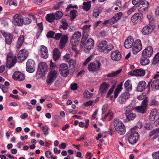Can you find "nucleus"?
Returning <instances> with one entry per match:
<instances>
[{
    "mask_svg": "<svg viewBox=\"0 0 159 159\" xmlns=\"http://www.w3.org/2000/svg\"><path fill=\"white\" fill-rule=\"evenodd\" d=\"M109 86L110 85L108 83L106 82H103L100 86L99 92L101 93L102 94L105 93Z\"/></svg>",
    "mask_w": 159,
    "mask_h": 159,
    "instance_id": "23",
    "label": "nucleus"
},
{
    "mask_svg": "<svg viewBox=\"0 0 159 159\" xmlns=\"http://www.w3.org/2000/svg\"><path fill=\"white\" fill-rule=\"evenodd\" d=\"M50 66L51 68L50 70L51 71V70H52L53 69H55L56 67V65L54 63L52 62V61H50Z\"/></svg>",
    "mask_w": 159,
    "mask_h": 159,
    "instance_id": "61",
    "label": "nucleus"
},
{
    "mask_svg": "<svg viewBox=\"0 0 159 159\" xmlns=\"http://www.w3.org/2000/svg\"><path fill=\"white\" fill-rule=\"evenodd\" d=\"M113 124L115 130L119 134L122 135L125 134V126L124 124L119 119H115Z\"/></svg>",
    "mask_w": 159,
    "mask_h": 159,
    "instance_id": "1",
    "label": "nucleus"
},
{
    "mask_svg": "<svg viewBox=\"0 0 159 159\" xmlns=\"http://www.w3.org/2000/svg\"><path fill=\"white\" fill-rule=\"evenodd\" d=\"M111 59L114 61L120 60L121 57L120 52L118 50L113 51L111 54Z\"/></svg>",
    "mask_w": 159,
    "mask_h": 159,
    "instance_id": "26",
    "label": "nucleus"
},
{
    "mask_svg": "<svg viewBox=\"0 0 159 159\" xmlns=\"http://www.w3.org/2000/svg\"><path fill=\"white\" fill-rule=\"evenodd\" d=\"M134 42L133 37L131 36H129L125 39L124 43L125 47L126 48H131Z\"/></svg>",
    "mask_w": 159,
    "mask_h": 159,
    "instance_id": "22",
    "label": "nucleus"
},
{
    "mask_svg": "<svg viewBox=\"0 0 159 159\" xmlns=\"http://www.w3.org/2000/svg\"><path fill=\"white\" fill-rule=\"evenodd\" d=\"M57 72L56 70H51L48 73L46 82L48 85H51L56 79L57 76Z\"/></svg>",
    "mask_w": 159,
    "mask_h": 159,
    "instance_id": "7",
    "label": "nucleus"
},
{
    "mask_svg": "<svg viewBox=\"0 0 159 159\" xmlns=\"http://www.w3.org/2000/svg\"><path fill=\"white\" fill-rule=\"evenodd\" d=\"M151 86L153 90L158 89H159V79L154 80L151 84Z\"/></svg>",
    "mask_w": 159,
    "mask_h": 159,
    "instance_id": "35",
    "label": "nucleus"
},
{
    "mask_svg": "<svg viewBox=\"0 0 159 159\" xmlns=\"http://www.w3.org/2000/svg\"><path fill=\"white\" fill-rule=\"evenodd\" d=\"M84 96L88 99L90 98L93 95V94L87 90H85L83 93Z\"/></svg>",
    "mask_w": 159,
    "mask_h": 159,
    "instance_id": "46",
    "label": "nucleus"
},
{
    "mask_svg": "<svg viewBox=\"0 0 159 159\" xmlns=\"http://www.w3.org/2000/svg\"><path fill=\"white\" fill-rule=\"evenodd\" d=\"M145 74L144 70L140 69L134 70L129 72L128 74L132 76H144Z\"/></svg>",
    "mask_w": 159,
    "mask_h": 159,
    "instance_id": "20",
    "label": "nucleus"
},
{
    "mask_svg": "<svg viewBox=\"0 0 159 159\" xmlns=\"http://www.w3.org/2000/svg\"><path fill=\"white\" fill-rule=\"evenodd\" d=\"M91 6V4L90 1L84 2L83 3L82 9L84 10L87 11L90 9Z\"/></svg>",
    "mask_w": 159,
    "mask_h": 159,
    "instance_id": "36",
    "label": "nucleus"
},
{
    "mask_svg": "<svg viewBox=\"0 0 159 159\" xmlns=\"http://www.w3.org/2000/svg\"><path fill=\"white\" fill-rule=\"evenodd\" d=\"M157 110L156 109H153L150 113L149 119L150 121H154L156 117H157Z\"/></svg>",
    "mask_w": 159,
    "mask_h": 159,
    "instance_id": "33",
    "label": "nucleus"
},
{
    "mask_svg": "<svg viewBox=\"0 0 159 159\" xmlns=\"http://www.w3.org/2000/svg\"><path fill=\"white\" fill-rule=\"evenodd\" d=\"M155 13L156 16L159 17V6H157L155 9Z\"/></svg>",
    "mask_w": 159,
    "mask_h": 159,
    "instance_id": "63",
    "label": "nucleus"
},
{
    "mask_svg": "<svg viewBox=\"0 0 159 159\" xmlns=\"http://www.w3.org/2000/svg\"><path fill=\"white\" fill-rule=\"evenodd\" d=\"M96 62L97 63L92 62L89 65L88 68L89 71L95 72L100 70V67L101 66V63L98 61H96Z\"/></svg>",
    "mask_w": 159,
    "mask_h": 159,
    "instance_id": "12",
    "label": "nucleus"
},
{
    "mask_svg": "<svg viewBox=\"0 0 159 159\" xmlns=\"http://www.w3.org/2000/svg\"><path fill=\"white\" fill-rule=\"evenodd\" d=\"M16 61L13 58L7 57L6 67L10 68L13 67L16 64Z\"/></svg>",
    "mask_w": 159,
    "mask_h": 159,
    "instance_id": "29",
    "label": "nucleus"
},
{
    "mask_svg": "<svg viewBox=\"0 0 159 159\" xmlns=\"http://www.w3.org/2000/svg\"><path fill=\"white\" fill-rule=\"evenodd\" d=\"M81 35V33L80 32L78 31L75 32L74 34L72 36H73L74 37H75V38L77 39L80 40V37Z\"/></svg>",
    "mask_w": 159,
    "mask_h": 159,
    "instance_id": "49",
    "label": "nucleus"
},
{
    "mask_svg": "<svg viewBox=\"0 0 159 159\" xmlns=\"http://www.w3.org/2000/svg\"><path fill=\"white\" fill-rule=\"evenodd\" d=\"M55 34V32L51 30L48 32L47 34V37L48 38H53V36Z\"/></svg>",
    "mask_w": 159,
    "mask_h": 159,
    "instance_id": "52",
    "label": "nucleus"
},
{
    "mask_svg": "<svg viewBox=\"0 0 159 159\" xmlns=\"http://www.w3.org/2000/svg\"><path fill=\"white\" fill-rule=\"evenodd\" d=\"M122 16V13L121 12H119L116 14L111 19L105 21L103 24L106 25L109 24L112 25L121 19Z\"/></svg>",
    "mask_w": 159,
    "mask_h": 159,
    "instance_id": "6",
    "label": "nucleus"
},
{
    "mask_svg": "<svg viewBox=\"0 0 159 159\" xmlns=\"http://www.w3.org/2000/svg\"><path fill=\"white\" fill-rule=\"evenodd\" d=\"M114 48L113 46L111 43L107 44V42L104 40L99 43L98 47V51L103 52L105 53H107Z\"/></svg>",
    "mask_w": 159,
    "mask_h": 159,
    "instance_id": "2",
    "label": "nucleus"
},
{
    "mask_svg": "<svg viewBox=\"0 0 159 159\" xmlns=\"http://www.w3.org/2000/svg\"><path fill=\"white\" fill-rule=\"evenodd\" d=\"M63 3V2H59L54 6V8L56 10L59 9L60 7L62 5Z\"/></svg>",
    "mask_w": 159,
    "mask_h": 159,
    "instance_id": "56",
    "label": "nucleus"
},
{
    "mask_svg": "<svg viewBox=\"0 0 159 159\" xmlns=\"http://www.w3.org/2000/svg\"><path fill=\"white\" fill-rule=\"evenodd\" d=\"M60 74L63 77H66L69 73V67L65 63H62L60 65L59 67Z\"/></svg>",
    "mask_w": 159,
    "mask_h": 159,
    "instance_id": "8",
    "label": "nucleus"
},
{
    "mask_svg": "<svg viewBox=\"0 0 159 159\" xmlns=\"http://www.w3.org/2000/svg\"><path fill=\"white\" fill-rule=\"evenodd\" d=\"M48 66L45 62L39 63L38 65V73L42 75H45L48 71Z\"/></svg>",
    "mask_w": 159,
    "mask_h": 159,
    "instance_id": "13",
    "label": "nucleus"
},
{
    "mask_svg": "<svg viewBox=\"0 0 159 159\" xmlns=\"http://www.w3.org/2000/svg\"><path fill=\"white\" fill-rule=\"evenodd\" d=\"M149 24L148 25L145 26L143 28V30H153L155 29V25L154 24V17L151 15H148L147 16Z\"/></svg>",
    "mask_w": 159,
    "mask_h": 159,
    "instance_id": "10",
    "label": "nucleus"
},
{
    "mask_svg": "<svg viewBox=\"0 0 159 159\" xmlns=\"http://www.w3.org/2000/svg\"><path fill=\"white\" fill-rule=\"evenodd\" d=\"M77 12L76 11L73 10L70 12V16L72 19H74L77 16Z\"/></svg>",
    "mask_w": 159,
    "mask_h": 159,
    "instance_id": "47",
    "label": "nucleus"
},
{
    "mask_svg": "<svg viewBox=\"0 0 159 159\" xmlns=\"http://www.w3.org/2000/svg\"><path fill=\"white\" fill-rule=\"evenodd\" d=\"M12 22L16 26H21L24 23L23 17L21 15L16 14L13 17Z\"/></svg>",
    "mask_w": 159,
    "mask_h": 159,
    "instance_id": "5",
    "label": "nucleus"
},
{
    "mask_svg": "<svg viewBox=\"0 0 159 159\" xmlns=\"http://www.w3.org/2000/svg\"><path fill=\"white\" fill-rule=\"evenodd\" d=\"M149 5V3L147 1H141L137 7V10L140 12L143 11L148 9Z\"/></svg>",
    "mask_w": 159,
    "mask_h": 159,
    "instance_id": "17",
    "label": "nucleus"
},
{
    "mask_svg": "<svg viewBox=\"0 0 159 159\" xmlns=\"http://www.w3.org/2000/svg\"><path fill=\"white\" fill-rule=\"evenodd\" d=\"M142 46L141 40L139 39L136 40L134 42L132 48V53L134 54H136L142 49Z\"/></svg>",
    "mask_w": 159,
    "mask_h": 159,
    "instance_id": "11",
    "label": "nucleus"
},
{
    "mask_svg": "<svg viewBox=\"0 0 159 159\" xmlns=\"http://www.w3.org/2000/svg\"><path fill=\"white\" fill-rule=\"evenodd\" d=\"M62 25L61 27L62 29H66L67 28L68 26V24L65 21H62Z\"/></svg>",
    "mask_w": 159,
    "mask_h": 159,
    "instance_id": "57",
    "label": "nucleus"
},
{
    "mask_svg": "<svg viewBox=\"0 0 159 159\" xmlns=\"http://www.w3.org/2000/svg\"><path fill=\"white\" fill-rule=\"evenodd\" d=\"M146 85V83L144 81H142L139 82L137 88V91L142 92L145 89Z\"/></svg>",
    "mask_w": 159,
    "mask_h": 159,
    "instance_id": "30",
    "label": "nucleus"
},
{
    "mask_svg": "<svg viewBox=\"0 0 159 159\" xmlns=\"http://www.w3.org/2000/svg\"><path fill=\"white\" fill-rule=\"evenodd\" d=\"M70 55L69 54H66L63 56V58L67 62H68L70 60Z\"/></svg>",
    "mask_w": 159,
    "mask_h": 159,
    "instance_id": "62",
    "label": "nucleus"
},
{
    "mask_svg": "<svg viewBox=\"0 0 159 159\" xmlns=\"http://www.w3.org/2000/svg\"><path fill=\"white\" fill-rule=\"evenodd\" d=\"M93 102V101L90 100L84 102V105L85 107H88V106H90L92 105Z\"/></svg>",
    "mask_w": 159,
    "mask_h": 159,
    "instance_id": "60",
    "label": "nucleus"
},
{
    "mask_svg": "<svg viewBox=\"0 0 159 159\" xmlns=\"http://www.w3.org/2000/svg\"><path fill=\"white\" fill-rule=\"evenodd\" d=\"M79 41L80 40L72 36L70 39V43L72 46H75L79 43Z\"/></svg>",
    "mask_w": 159,
    "mask_h": 159,
    "instance_id": "40",
    "label": "nucleus"
},
{
    "mask_svg": "<svg viewBox=\"0 0 159 159\" xmlns=\"http://www.w3.org/2000/svg\"><path fill=\"white\" fill-rule=\"evenodd\" d=\"M152 156L154 159H159V151L153 152Z\"/></svg>",
    "mask_w": 159,
    "mask_h": 159,
    "instance_id": "50",
    "label": "nucleus"
},
{
    "mask_svg": "<svg viewBox=\"0 0 159 159\" xmlns=\"http://www.w3.org/2000/svg\"><path fill=\"white\" fill-rule=\"evenodd\" d=\"M139 139L138 133L136 131H132L128 137V141L130 144L134 145L137 142Z\"/></svg>",
    "mask_w": 159,
    "mask_h": 159,
    "instance_id": "9",
    "label": "nucleus"
},
{
    "mask_svg": "<svg viewBox=\"0 0 159 159\" xmlns=\"http://www.w3.org/2000/svg\"><path fill=\"white\" fill-rule=\"evenodd\" d=\"M54 15L55 20H59L63 16V13L61 11H58L56 12Z\"/></svg>",
    "mask_w": 159,
    "mask_h": 159,
    "instance_id": "44",
    "label": "nucleus"
},
{
    "mask_svg": "<svg viewBox=\"0 0 159 159\" xmlns=\"http://www.w3.org/2000/svg\"><path fill=\"white\" fill-rule=\"evenodd\" d=\"M130 80H127L124 84V87L126 90L128 91L131 90L132 89V85L130 84Z\"/></svg>",
    "mask_w": 159,
    "mask_h": 159,
    "instance_id": "39",
    "label": "nucleus"
},
{
    "mask_svg": "<svg viewBox=\"0 0 159 159\" xmlns=\"http://www.w3.org/2000/svg\"><path fill=\"white\" fill-rule=\"evenodd\" d=\"M60 51L57 48H55L53 49V57L55 61H57L60 58Z\"/></svg>",
    "mask_w": 159,
    "mask_h": 159,
    "instance_id": "31",
    "label": "nucleus"
},
{
    "mask_svg": "<svg viewBox=\"0 0 159 159\" xmlns=\"http://www.w3.org/2000/svg\"><path fill=\"white\" fill-rule=\"evenodd\" d=\"M69 64V66L72 71L75 70V66L76 64V62L75 60L72 59H70L68 62Z\"/></svg>",
    "mask_w": 159,
    "mask_h": 159,
    "instance_id": "37",
    "label": "nucleus"
},
{
    "mask_svg": "<svg viewBox=\"0 0 159 159\" xmlns=\"http://www.w3.org/2000/svg\"><path fill=\"white\" fill-rule=\"evenodd\" d=\"M9 4L10 6L16 7L17 5V2L16 0H10L9 1Z\"/></svg>",
    "mask_w": 159,
    "mask_h": 159,
    "instance_id": "53",
    "label": "nucleus"
},
{
    "mask_svg": "<svg viewBox=\"0 0 159 159\" xmlns=\"http://www.w3.org/2000/svg\"><path fill=\"white\" fill-rule=\"evenodd\" d=\"M46 18L47 20L50 22H53L54 20H55L54 14L53 13L47 15Z\"/></svg>",
    "mask_w": 159,
    "mask_h": 159,
    "instance_id": "42",
    "label": "nucleus"
},
{
    "mask_svg": "<svg viewBox=\"0 0 159 159\" xmlns=\"http://www.w3.org/2000/svg\"><path fill=\"white\" fill-rule=\"evenodd\" d=\"M0 32L5 38V42L6 44L10 45L12 43L13 36L10 33L4 32V30H1Z\"/></svg>",
    "mask_w": 159,
    "mask_h": 159,
    "instance_id": "16",
    "label": "nucleus"
},
{
    "mask_svg": "<svg viewBox=\"0 0 159 159\" xmlns=\"http://www.w3.org/2000/svg\"><path fill=\"white\" fill-rule=\"evenodd\" d=\"M68 40V37L67 35H62L59 44V47L61 48L62 49L65 47Z\"/></svg>",
    "mask_w": 159,
    "mask_h": 159,
    "instance_id": "27",
    "label": "nucleus"
},
{
    "mask_svg": "<svg viewBox=\"0 0 159 159\" xmlns=\"http://www.w3.org/2000/svg\"><path fill=\"white\" fill-rule=\"evenodd\" d=\"M153 52L152 47L150 46L146 48L143 51L142 56L150 58L152 55Z\"/></svg>",
    "mask_w": 159,
    "mask_h": 159,
    "instance_id": "18",
    "label": "nucleus"
},
{
    "mask_svg": "<svg viewBox=\"0 0 159 159\" xmlns=\"http://www.w3.org/2000/svg\"><path fill=\"white\" fill-rule=\"evenodd\" d=\"M25 50L22 49L18 52L17 57L20 60L24 61L26 59L28 56L27 53L25 52Z\"/></svg>",
    "mask_w": 159,
    "mask_h": 159,
    "instance_id": "28",
    "label": "nucleus"
},
{
    "mask_svg": "<svg viewBox=\"0 0 159 159\" xmlns=\"http://www.w3.org/2000/svg\"><path fill=\"white\" fill-rule=\"evenodd\" d=\"M24 36L22 35H20L19 37L16 45L17 48H19L22 45L24 40Z\"/></svg>",
    "mask_w": 159,
    "mask_h": 159,
    "instance_id": "32",
    "label": "nucleus"
},
{
    "mask_svg": "<svg viewBox=\"0 0 159 159\" xmlns=\"http://www.w3.org/2000/svg\"><path fill=\"white\" fill-rule=\"evenodd\" d=\"M78 88V86L76 83L72 84L70 85V88L71 90H76Z\"/></svg>",
    "mask_w": 159,
    "mask_h": 159,
    "instance_id": "59",
    "label": "nucleus"
},
{
    "mask_svg": "<svg viewBox=\"0 0 159 159\" xmlns=\"http://www.w3.org/2000/svg\"><path fill=\"white\" fill-rule=\"evenodd\" d=\"M158 102L155 99L152 98L151 99L149 104L150 106L154 107L158 105Z\"/></svg>",
    "mask_w": 159,
    "mask_h": 159,
    "instance_id": "48",
    "label": "nucleus"
},
{
    "mask_svg": "<svg viewBox=\"0 0 159 159\" xmlns=\"http://www.w3.org/2000/svg\"><path fill=\"white\" fill-rule=\"evenodd\" d=\"M113 114L111 112H108L107 114L105 115L104 119H105L107 117H109V120H111L113 118Z\"/></svg>",
    "mask_w": 159,
    "mask_h": 159,
    "instance_id": "58",
    "label": "nucleus"
},
{
    "mask_svg": "<svg viewBox=\"0 0 159 159\" xmlns=\"http://www.w3.org/2000/svg\"><path fill=\"white\" fill-rule=\"evenodd\" d=\"M12 77L16 80L22 81L25 77L24 75L19 71L15 72L13 75Z\"/></svg>",
    "mask_w": 159,
    "mask_h": 159,
    "instance_id": "25",
    "label": "nucleus"
},
{
    "mask_svg": "<svg viewBox=\"0 0 159 159\" xmlns=\"http://www.w3.org/2000/svg\"><path fill=\"white\" fill-rule=\"evenodd\" d=\"M143 18V15L142 13H137L132 16L131 20L134 24H136L141 21Z\"/></svg>",
    "mask_w": 159,
    "mask_h": 159,
    "instance_id": "14",
    "label": "nucleus"
},
{
    "mask_svg": "<svg viewBox=\"0 0 159 159\" xmlns=\"http://www.w3.org/2000/svg\"><path fill=\"white\" fill-rule=\"evenodd\" d=\"M121 69H120L115 72L113 71L109 73L107 75V77H115L120 74L121 72Z\"/></svg>",
    "mask_w": 159,
    "mask_h": 159,
    "instance_id": "38",
    "label": "nucleus"
},
{
    "mask_svg": "<svg viewBox=\"0 0 159 159\" xmlns=\"http://www.w3.org/2000/svg\"><path fill=\"white\" fill-rule=\"evenodd\" d=\"M40 51L42 58L46 59L48 57V54L47 48L44 45L41 46Z\"/></svg>",
    "mask_w": 159,
    "mask_h": 159,
    "instance_id": "24",
    "label": "nucleus"
},
{
    "mask_svg": "<svg viewBox=\"0 0 159 159\" xmlns=\"http://www.w3.org/2000/svg\"><path fill=\"white\" fill-rule=\"evenodd\" d=\"M82 44L80 42V47H84V51L86 52H88L91 49H93L94 46V41L92 39H89L85 41Z\"/></svg>",
    "mask_w": 159,
    "mask_h": 159,
    "instance_id": "4",
    "label": "nucleus"
},
{
    "mask_svg": "<svg viewBox=\"0 0 159 159\" xmlns=\"http://www.w3.org/2000/svg\"><path fill=\"white\" fill-rule=\"evenodd\" d=\"M130 109V106L127 107V109L126 111V112L125 113L126 116V119L128 121L134 120L136 117V115L135 113H134L131 110H128Z\"/></svg>",
    "mask_w": 159,
    "mask_h": 159,
    "instance_id": "19",
    "label": "nucleus"
},
{
    "mask_svg": "<svg viewBox=\"0 0 159 159\" xmlns=\"http://www.w3.org/2000/svg\"><path fill=\"white\" fill-rule=\"evenodd\" d=\"M48 127L43 126L42 127V129L43 131V134L44 135H47L49 134V132H48Z\"/></svg>",
    "mask_w": 159,
    "mask_h": 159,
    "instance_id": "51",
    "label": "nucleus"
},
{
    "mask_svg": "<svg viewBox=\"0 0 159 159\" xmlns=\"http://www.w3.org/2000/svg\"><path fill=\"white\" fill-rule=\"evenodd\" d=\"M100 11L98 7L94 8L93 13V16L95 18H98L99 15Z\"/></svg>",
    "mask_w": 159,
    "mask_h": 159,
    "instance_id": "43",
    "label": "nucleus"
},
{
    "mask_svg": "<svg viewBox=\"0 0 159 159\" xmlns=\"http://www.w3.org/2000/svg\"><path fill=\"white\" fill-rule=\"evenodd\" d=\"M159 61V52L157 53L154 57L152 61V64L155 65Z\"/></svg>",
    "mask_w": 159,
    "mask_h": 159,
    "instance_id": "45",
    "label": "nucleus"
},
{
    "mask_svg": "<svg viewBox=\"0 0 159 159\" xmlns=\"http://www.w3.org/2000/svg\"><path fill=\"white\" fill-rule=\"evenodd\" d=\"M136 9V7H133L132 8L129 10L127 12V13L128 15L131 14L133 12H134Z\"/></svg>",
    "mask_w": 159,
    "mask_h": 159,
    "instance_id": "55",
    "label": "nucleus"
},
{
    "mask_svg": "<svg viewBox=\"0 0 159 159\" xmlns=\"http://www.w3.org/2000/svg\"><path fill=\"white\" fill-rule=\"evenodd\" d=\"M83 31L82 38L81 41L82 45L83 44V43L85 41H86V40H87V39L89 35L88 32L87 30Z\"/></svg>",
    "mask_w": 159,
    "mask_h": 159,
    "instance_id": "41",
    "label": "nucleus"
},
{
    "mask_svg": "<svg viewBox=\"0 0 159 159\" xmlns=\"http://www.w3.org/2000/svg\"><path fill=\"white\" fill-rule=\"evenodd\" d=\"M154 125L156 126H159V115L154 122Z\"/></svg>",
    "mask_w": 159,
    "mask_h": 159,
    "instance_id": "64",
    "label": "nucleus"
},
{
    "mask_svg": "<svg viewBox=\"0 0 159 159\" xmlns=\"http://www.w3.org/2000/svg\"><path fill=\"white\" fill-rule=\"evenodd\" d=\"M149 58L145 57L142 56L140 61L141 65L142 66H146L150 62Z\"/></svg>",
    "mask_w": 159,
    "mask_h": 159,
    "instance_id": "34",
    "label": "nucleus"
},
{
    "mask_svg": "<svg viewBox=\"0 0 159 159\" xmlns=\"http://www.w3.org/2000/svg\"><path fill=\"white\" fill-rule=\"evenodd\" d=\"M130 97V93L128 92H125L119 97L118 102L121 104L125 103Z\"/></svg>",
    "mask_w": 159,
    "mask_h": 159,
    "instance_id": "21",
    "label": "nucleus"
},
{
    "mask_svg": "<svg viewBox=\"0 0 159 159\" xmlns=\"http://www.w3.org/2000/svg\"><path fill=\"white\" fill-rule=\"evenodd\" d=\"M148 98L147 97L142 102L140 106H137L135 107L136 111L142 114L146 113L148 109Z\"/></svg>",
    "mask_w": 159,
    "mask_h": 159,
    "instance_id": "3",
    "label": "nucleus"
},
{
    "mask_svg": "<svg viewBox=\"0 0 159 159\" xmlns=\"http://www.w3.org/2000/svg\"><path fill=\"white\" fill-rule=\"evenodd\" d=\"M26 69L30 73L33 72L35 70V63L32 60L29 59L26 63Z\"/></svg>",
    "mask_w": 159,
    "mask_h": 159,
    "instance_id": "15",
    "label": "nucleus"
},
{
    "mask_svg": "<svg viewBox=\"0 0 159 159\" xmlns=\"http://www.w3.org/2000/svg\"><path fill=\"white\" fill-rule=\"evenodd\" d=\"M92 57V56H90L86 59L85 61L84 62V63L83 64V65L84 66H86L87 64L91 61Z\"/></svg>",
    "mask_w": 159,
    "mask_h": 159,
    "instance_id": "54",
    "label": "nucleus"
}]
</instances>
